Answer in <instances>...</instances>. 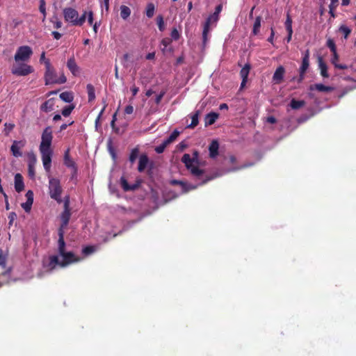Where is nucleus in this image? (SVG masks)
I'll return each instance as SVG.
<instances>
[{"instance_id":"obj_1","label":"nucleus","mask_w":356,"mask_h":356,"mask_svg":"<svg viewBox=\"0 0 356 356\" xmlns=\"http://www.w3.org/2000/svg\"><path fill=\"white\" fill-rule=\"evenodd\" d=\"M60 257L63 258V260L60 261L56 255L49 257L48 267L51 270L55 269L57 265L60 267H65L72 263L80 261V258L76 257L72 252H66Z\"/></svg>"},{"instance_id":"obj_2","label":"nucleus","mask_w":356,"mask_h":356,"mask_svg":"<svg viewBox=\"0 0 356 356\" xmlns=\"http://www.w3.org/2000/svg\"><path fill=\"white\" fill-rule=\"evenodd\" d=\"M45 68L46 70L44 76L45 85L62 84L67 81V78L64 73H62L59 77L57 76V74L54 68L51 66L49 60H45Z\"/></svg>"},{"instance_id":"obj_3","label":"nucleus","mask_w":356,"mask_h":356,"mask_svg":"<svg viewBox=\"0 0 356 356\" xmlns=\"http://www.w3.org/2000/svg\"><path fill=\"white\" fill-rule=\"evenodd\" d=\"M199 152L194 151L193 153V157H191L190 154H184L181 158V162L184 163L186 168L190 170L191 173L200 179L204 174V170L200 169L197 166L193 165V163H198Z\"/></svg>"},{"instance_id":"obj_4","label":"nucleus","mask_w":356,"mask_h":356,"mask_svg":"<svg viewBox=\"0 0 356 356\" xmlns=\"http://www.w3.org/2000/svg\"><path fill=\"white\" fill-rule=\"evenodd\" d=\"M49 178V194L51 199L56 200L58 204L63 202L61 194L63 188L60 185V180L57 178H54L48 175Z\"/></svg>"},{"instance_id":"obj_5","label":"nucleus","mask_w":356,"mask_h":356,"mask_svg":"<svg viewBox=\"0 0 356 356\" xmlns=\"http://www.w3.org/2000/svg\"><path fill=\"white\" fill-rule=\"evenodd\" d=\"M222 10V4L220 3L219 5H218L216 7L215 12L212 15H209L208 17V18L207 19V20L204 24V29H203V32H202V38H203L204 43H205L207 40V35H208V33L209 32L211 24L212 23H216L218 21L219 14L220 13Z\"/></svg>"},{"instance_id":"obj_6","label":"nucleus","mask_w":356,"mask_h":356,"mask_svg":"<svg viewBox=\"0 0 356 356\" xmlns=\"http://www.w3.org/2000/svg\"><path fill=\"white\" fill-rule=\"evenodd\" d=\"M64 210L61 213L60 216V225L58 229V232H64L65 233V229L68 225V223L70 220L71 217V211L70 209V197L69 196H66L64 199Z\"/></svg>"},{"instance_id":"obj_7","label":"nucleus","mask_w":356,"mask_h":356,"mask_svg":"<svg viewBox=\"0 0 356 356\" xmlns=\"http://www.w3.org/2000/svg\"><path fill=\"white\" fill-rule=\"evenodd\" d=\"M52 139L51 128V127H47L42 134L41 143L39 147L40 151H52L51 149Z\"/></svg>"},{"instance_id":"obj_8","label":"nucleus","mask_w":356,"mask_h":356,"mask_svg":"<svg viewBox=\"0 0 356 356\" xmlns=\"http://www.w3.org/2000/svg\"><path fill=\"white\" fill-rule=\"evenodd\" d=\"M32 54L33 51L30 47H19L15 54V60L16 62L28 60Z\"/></svg>"},{"instance_id":"obj_9","label":"nucleus","mask_w":356,"mask_h":356,"mask_svg":"<svg viewBox=\"0 0 356 356\" xmlns=\"http://www.w3.org/2000/svg\"><path fill=\"white\" fill-rule=\"evenodd\" d=\"M11 72L13 74L17 76H26L32 73L33 72V69L31 65L22 63L17 66H13Z\"/></svg>"},{"instance_id":"obj_10","label":"nucleus","mask_w":356,"mask_h":356,"mask_svg":"<svg viewBox=\"0 0 356 356\" xmlns=\"http://www.w3.org/2000/svg\"><path fill=\"white\" fill-rule=\"evenodd\" d=\"M309 50L307 49L303 55L302 64L299 70L300 77L298 82H301L305 78V74L309 66Z\"/></svg>"},{"instance_id":"obj_11","label":"nucleus","mask_w":356,"mask_h":356,"mask_svg":"<svg viewBox=\"0 0 356 356\" xmlns=\"http://www.w3.org/2000/svg\"><path fill=\"white\" fill-rule=\"evenodd\" d=\"M63 16L66 22H70L73 26H76L79 13L75 9L72 8H65L63 10Z\"/></svg>"},{"instance_id":"obj_12","label":"nucleus","mask_w":356,"mask_h":356,"mask_svg":"<svg viewBox=\"0 0 356 356\" xmlns=\"http://www.w3.org/2000/svg\"><path fill=\"white\" fill-rule=\"evenodd\" d=\"M44 168L47 173L50 172L51 166L52 151H40Z\"/></svg>"},{"instance_id":"obj_13","label":"nucleus","mask_w":356,"mask_h":356,"mask_svg":"<svg viewBox=\"0 0 356 356\" xmlns=\"http://www.w3.org/2000/svg\"><path fill=\"white\" fill-rule=\"evenodd\" d=\"M28 173L31 179H34L35 176V166L37 163V158L34 153L28 154Z\"/></svg>"},{"instance_id":"obj_14","label":"nucleus","mask_w":356,"mask_h":356,"mask_svg":"<svg viewBox=\"0 0 356 356\" xmlns=\"http://www.w3.org/2000/svg\"><path fill=\"white\" fill-rule=\"evenodd\" d=\"M26 145L25 140H14L10 147V152L15 157H20L22 156V153L20 151L21 148H23Z\"/></svg>"},{"instance_id":"obj_15","label":"nucleus","mask_w":356,"mask_h":356,"mask_svg":"<svg viewBox=\"0 0 356 356\" xmlns=\"http://www.w3.org/2000/svg\"><path fill=\"white\" fill-rule=\"evenodd\" d=\"M141 181L140 180H138L136 181L134 184H129L127 181V180L124 177H122L120 178V184L122 188V189L125 191H134L137 190L140 186Z\"/></svg>"},{"instance_id":"obj_16","label":"nucleus","mask_w":356,"mask_h":356,"mask_svg":"<svg viewBox=\"0 0 356 356\" xmlns=\"http://www.w3.org/2000/svg\"><path fill=\"white\" fill-rule=\"evenodd\" d=\"M64 164L67 167L72 168L74 170V172L76 173L77 168L75 162L70 156V149H67L64 154Z\"/></svg>"},{"instance_id":"obj_17","label":"nucleus","mask_w":356,"mask_h":356,"mask_svg":"<svg viewBox=\"0 0 356 356\" xmlns=\"http://www.w3.org/2000/svg\"><path fill=\"white\" fill-rule=\"evenodd\" d=\"M15 189L17 193H20L24 189L23 177L20 173L15 175Z\"/></svg>"},{"instance_id":"obj_18","label":"nucleus","mask_w":356,"mask_h":356,"mask_svg":"<svg viewBox=\"0 0 356 356\" xmlns=\"http://www.w3.org/2000/svg\"><path fill=\"white\" fill-rule=\"evenodd\" d=\"M67 67L74 76H77L79 74V67L74 57H71L67 60Z\"/></svg>"},{"instance_id":"obj_19","label":"nucleus","mask_w":356,"mask_h":356,"mask_svg":"<svg viewBox=\"0 0 356 356\" xmlns=\"http://www.w3.org/2000/svg\"><path fill=\"white\" fill-rule=\"evenodd\" d=\"M58 251L60 256H61L65 252H66V251H65L66 244H65V242L64 240L65 233L64 232H61V233L58 232Z\"/></svg>"},{"instance_id":"obj_20","label":"nucleus","mask_w":356,"mask_h":356,"mask_svg":"<svg viewBox=\"0 0 356 356\" xmlns=\"http://www.w3.org/2000/svg\"><path fill=\"white\" fill-rule=\"evenodd\" d=\"M309 90H318L319 92H328L333 90L332 87L330 86H326L323 85V83H315L310 85L309 87Z\"/></svg>"},{"instance_id":"obj_21","label":"nucleus","mask_w":356,"mask_h":356,"mask_svg":"<svg viewBox=\"0 0 356 356\" xmlns=\"http://www.w3.org/2000/svg\"><path fill=\"white\" fill-rule=\"evenodd\" d=\"M284 72H285V70H284V67H282V66L278 67L276 69V70L273 74V81L276 83H280L283 80Z\"/></svg>"},{"instance_id":"obj_22","label":"nucleus","mask_w":356,"mask_h":356,"mask_svg":"<svg viewBox=\"0 0 356 356\" xmlns=\"http://www.w3.org/2000/svg\"><path fill=\"white\" fill-rule=\"evenodd\" d=\"M149 163L148 156L146 154L140 155L138 161V170L140 172H142L146 168L147 164Z\"/></svg>"},{"instance_id":"obj_23","label":"nucleus","mask_w":356,"mask_h":356,"mask_svg":"<svg viewBox=\"0 0 356 356\" xmlns=\"http://www.w3.org/2000/svg\"><path fill=\"white\" fill-rule=\"evenodd\" d=\"M318 66L321 70V75L324 78H328L329 74L327 72V66L326 63L323 61L322 57L319 56L318 58Z\"/></svg>"},{"instance_id":"obj_24","label":"nucleus","mask_w":356,"mask_h":356,"mask_svg":"<svg viewBox=\"0 0 356 356\" xmlns=\"http://www.w3.org/2000/svg\"><path fill=\"white\" fill-rule=\"evenodd\" d=\"M219 117V114L215 112L208 113L205 117V126L213 124Z\"/></svg>"},{"instance_id":"obj_25","label":"nucleus","mask_w":356,"mask_h":356,"mask_svg":"<svg viewBox=\"0 0 356 356\" xmlns=\"http://www.w3.org/2000/svg\"><path fill=\"white\" fill-rule=\"evenodd\" d=\"M219 144L217 140H213L209 147V155L215 158L218 154Z\"/></svg>"},{"instance_id":"obj_26","label":"nucleus","mask_w":356,"mask_h":356,"mask_svg":"<svg viewBox=\"0 0 356 356\" xmlns=\"http://www.w3.org/2000/svg\"><path fill=\"white\" fill-rule=\"evenodd\" d=\"M54 106V99L51 98L45 101L40 106V109L44 112H49L53 110Z\"/></svg>"},{"instance_id":"obj_27","label":"nucleus","mask_w":356,"mask_h":356,"mask_svg":"<svg viewBox=\"0 0 356 356\" xmlns=\"http://www.w3.org/2000/svg\"><path fill=\"white\" fill-rule=\"evenodd\" d=\"M88 96V102H92L95 99V90L94 86L88 83L86 86Z\"/></svg>"},{"instance_id":"obj_28","label":"nucleus","mask_w":356,"mask_h":356,"mask_svg":"<svg viewBox=\"0 0 356 356\" xmlns=\"http://www.w3.org/2000/svg\"><path fill=\"white\" fill-rule=\"evenodd\" d=\"M60 98L65 102L70 103L74 99V95L72 92H63L60 94Z\"/></svg>"},{"instance_id":"obj_29","label":"nucleus","mask_w":356,"mask_h":356,"mask_svg":"<svg viewBox=\"0 0 356 356\" xmlns=\"http://www.w3.org/2000/svg\"><path fill=\"white\" fill-rule=\"evenodd\" d=\"M305 105V102L304 100H296L295 99H292L290 102V106L294 110L299 109Z\"/></svg>"},{"instance_id":"obj_30","label":"nucleus","mask_w":356,"mask_h":356,"mask_svg":"<svg viewBox=\"0 0 356 356\" xmlns=\"http://www.w3.org/2000/svg\"><path fill=\"white\" fill-rule=\"evenodd\" d=\"M261 17L257 16L256 17L254 23L253 24L252 34L254 35H257L259 33V29L261 27Z\"/></svg>"},{"instance_id":"obj_31","label":"nucleus","mask_w":356,"mask_h":356,"mask_svg":"<svg viewBox=\"0 0 356 356\" xmlns=\"http://www.w3.org/2000/svg\"><path fill=\"white\" fill-rule=\"evenodd\" d=\"M131 15V9L124 5L120 6V16L123 19H127Z\"/></svg>"},{"instance_id":"obj_32","label":"nucleus","mask_w":356,"mask_h":356,"mask_svg":"<svg viewBox=\"0 0 356 356\" xmlns=\"http://www.w3.org/2000/svg\"><path fill=\"white\" fill-rule=\"evenodd\" d=\"M251 66L249 63H246L240 71V76L242 79H247L250 73Z\"/></svg>"},{"instance_id":"obj_33","label":"nucleus","mask_w":356,"mask_h":356,"mask_svg":"<svg viewBox=\"0 0 356 356\" xmlns=\"http://www.w3.org/2000/svg\"><path fill=\"white\" fill-rule=\"evenodd\" d=\"M200 115V111H197L191 117V123L188 126V128L193 129L195 127L198 123V118Z\"/></svg>"},{"instance_id":"obj_34","label":"nucleus","mask_w":356,"mask_h":356,"mask_svg":"<svg viewBox=\"0 0 356 356\" xmlns=\"http://www.w3.org/2000/svg\"><path fill=\"white\" fill-rule=\"evenodd\" d=\"M170 184L172 186L180 185L182 187L183 193H186L188 191L186 184L182 181H179V180H177V179H172L170 181Z\"/></svg>"},{"instance_id":"obj_35","label":"nucleus","mask_w":356,"mask_h":356,"mask_svg":"<svg viewBox=\"0 0 356 356\" xmlns=\"http://www.w3.org/2000/svg\"><path fill=\"white\" fill-rule=\"evenodd\" d=\"M155 10V6L154 3H149L146 8V15L148 18H152L154 16Z\"/></svg>"},{"instance_id":"obj_36","label":"nucleus","mask_w":356,"mask_h":356,"mask_svg":"<svg viewBox=\"0 0 356 356\" xmlns=\"http://www.w3.org/2000/svg\"><path fill=\"white\" fill-rule=\"evenodd\" d=\"M179 132L177 130H175L171 133V134L169 136L168 138H166L164 141L168 145L170 144L173 141L176 140V138L179 136Z\"/></svg>"},{"instance_id":"obj_37","label":"nucleus","mask_w":356,"mask_h":356,"mask_svg":"<svg viewBox=\"0 0 356 356\" xmlns=\"http://www.w3.org/2000/svg\"><path fill=\"white\" fill-rule=\"evenodd\" d=\"M339 31L343 34L345 39H347L351 33V29L346 25H341L339 28Z\"/></svg>"},{"instance_id":"obj_38","label":"nucleus","mask_w":356,"mask_h":356,"mask_svg":"<svg viewBox=\"0 0 356 356\" xmlns=\"http://www.w3.org/2000/svg\"><path fill=\"white\" fill-rule=\"evenodd\" d=\"M156 24L160 31H163L165 29L163 17L161 15L156 17Z\"/></svg>"},{"instance_id":"obj_39","label":"nucleus","mask_w":356,"mask_h":356,"mask_svg":"<svg viewBox=\"0 0 356 356\" xmlns=\"http://www.w3.org/2000/svg\"><path fill=\"white\" fill-rule=\"evenodd\" d=\"M50 22L54 24V28L56 29H58L62 26V22L59 20L58 17L56 15H54L50 19Z\"/></svg>"},{"instance_id":"obj_40","label":"nucleus","mask_w":356,"mask_h":356,"mask_svg":"<svg viewBox=\"0 0 356 356\" xmlns=\"http://www.w3.org/2000/svg\"><path fill=\"white\" fill-rule=\"evenodd\" d=\"M39 10H40V12L43 15L42 21H44L46 16H47L46 2L44 0H40Z\"/></svg>"},{"instance_id":"obj_41","label":"nucleus","mask_w":356,"mask_h":356,"mask_svg":"<svg viewBox=\"0 0 356 356\" xmlns=\"http://www.w3.org/2000/svg\"><path fill=\"white\" fill-rule=\"evenodd\" d=\"M74 105H73V104L66 106L62 110L61 113L63 116L67 117L71 114V113L74 110Z\"/></svg>"},{"instance_id":"obj_42","label":"nucleus","mask_w":356,"mask_h":356,"mask_svg":"<svg viewBox=\"0 0 356 356\" xmlns=\"http://www.w3.org/2000/svg\"><path fill=\"white\" fill-rule=\"evenodd\" d=\"M14 128H15V124L6 122L4 124V130H3L4 134L6 136H9L10 133L13 130Z\"/></svg>"},{"instance_id":"obj_43","label":"nucleus","mask_w":356,"mask_h":356,"mask_svg":"<svg viewBox=\"0 0 356 356\" xmlns=\"http://www.w3.org/2000/svg\"><path fill=\"white\" fill-rule=\"evenodd\" d=\"M285 27L287 32H291L293 31L292 29V19L290 17L289 14H287L286 15V19L285 22Z\"/></svg>"},{"instance_id":"obj_44","label":"nucleus","mask_w":356,"mask_h":356,"mask_svg":"<svg viewBox=\"0 0 356 356\" xmlns=\"http://www.w3.org/2000/svg\"><path fill=\"white\" fill-rule=\"evenodd\" d=\"M138 149L137 148H134V149H132V151L131 152V154L129 155V161L131 163H134L136 159H137L138 156Z\"/></svg>"},{"instance_id":"obj_45","label":"nucleus","mask_w":356,"mask_h":356,"mask_svg":"<svg viewBox=\"0 0 356 356\" xmlns=\"http://www.w3.org/2000/svg\"><path fill=\"white\" fill-rule=\"evenodd\" d=\"M87 12L85 11L82 15L80 17H77L76 22V26H82L83 24L85 22L86 16H87Z\"/></svg>"},{"instance_id":"obj_46","label":"nucleus","mask_w":356,"mask_h":356,"mask_svg":"<svg viewBox=\"0 0 356 356\" xmlns=\"http://www.w3.org/2000/svg\"><path fill=\"white\" fill-rule=\"evenodd\" d=\"M26 203L31 204L32 206L33 203V193L32 191L29 190L26 193Z\"/></svg>"},{"instance_id":"obj_47","label":"nucleus","mask_w":356,"mask_h":356,"mask_svg":"<svg viewBox=\"0 0 356 356\" xmlns=\"http://www.w3.org/2000/svg\"><path fill=\"white\" fill-rule=\"evenodd\" d=\"M6 256L4 254L3 250L0 249V266L3 268H6Z\"/></svg>"},{"instance_id":"obj_48","label":"nucleus","mask_w":356,"mask_h":356,"mask_svg":"<svg viewBox=\"0 0 356 356\" xmlns=\"http://www.w3.org/2000/svg\"><path fill=\"white\" fill-rule=\"evenodd\" d=\"M95 251V248L92 245H88L83 248L82 253L85 255H88Z\"/></svg>"},{"instance_id":"obj_49","label":"nucleus","mask_w":356,"mask_h":356,"mask_svg":"<svg viewBox=\"0 0 356 356\" xmlns=\"http://www.w3.org/2000/svg\"><path fill=\"white\" fill-rule=\"evenodd\" d=\"M168 145L167 143H165V141H163L162 143V144H161L160 145L156 147V148H155L156 152L158 153V154L163 153Z\"/></svg>"},{"instance_id":"obj_50","label":"nucleus","mask_w":356,"mask_h":356,"mask_svg":"<svg viewBox=\"0 0 356 356\" xmlns=\"http://www.w3.org/2000/svg\"><path fill=\"white\" fill-rule=\"evenodd\" d=\"M327 47L330 48V49L332 52L337 51V47H336L335 43L332 39L330 38L327 40Z\"/></svg>"},{"instance_id":"obj_51","label":"nucleus","mask_w":356,"mask_h":356,"mask_svg":"<svg viewBox=\"0 0 356 356\" xmlns=\"http://www.w3.org/2000/svg\"><path fill=\"white\" fill-rule=\"evenodd\" d=\"M353 90V88L351 87H347L342 90V91L340 92V94L338 95V98L341 99L343 97L346 95H347L349 92H350Z\"/></svg>"},{"instance_id":"obj_52","label":"nucleus","mask_w":356,"mask_h":356,"mask_svg":"<svg viewBox=\"0 0 356 356\" xmlns=\"http://www.w3.org/2000/svg\"><path fill=\"white\" fill-rule=\"evenodd\" d=\"M171 38L175 40H177L179 38V33L176 28H174L171 31Z\"/></svg>"},{"instance_id":"obj_53","label":"nucleus","mask_w":356,"mask_h":356,"mask_svg":"<svg viewBox=\"0 0 356 356\" xmlns=\"http://www.w3.org/2000/svg\"><path fill=\"white\" fill-rule=\"evenodd\" d=\"M165 91L163 90L156 97L155 103L156 104H159L161 103V102L163 96L165 95Z\"/></svg>"},{"instance_id":"obj_54","label":"nucleus","mask_w":356,"mask_h":356,"mask_svg":"<svg viewBox=\"0 0 356 356\" xmlns=\"http://www.w3.org/2000/svg\"><path fill=\"white\" fill-rule=\"evenodd\" d=\"M332 58L331 59V63L334 65V66H335V64H337L338 63V60H339V55L336 51H333L332 52Z\"/></svg>"},{"instance_id":"obj_55","label":"nucleus","mask_w":356,"mask_h":356,"mask_svg":"<svg viewBox=\"0 0 356 356\" xmlns=\"http://www.w3.org/2000/svg\"><path fill=\"white\" fill-rule=\"evenodd\" d=\"M172 42V39L169 38H163L161 40V44L163 45L164 47H167Z\"/></svg>"},{"instance_id":"obj_56","label":"nucleus","mask_w":356,"mask_h":356,"mask_svg":"<svg viewBox=\"0 0 356 356\" xmlns=\"http://www.w3.org/2000/svg\"><path fill=\"white\" fill-rule=\"evenodd\" d=\"M274 35H275V31H274V28L272 26L270 28V35L269 36V38L267 40L268 42H269L271 44H273Z\"/></svg>"},{"instance_id":"obj_57","label":"nucleus","mask_w":356,"mask_h":356,"mask_svg":"<svg viewBox=\"0 0 356 356\" xmlns=\"http://www.w3.org/2000/svg\"><path fill=\"white\" fill-rule=\"evenodd\" d=\"M31 205L26 203V202H24V203H22V207L24 209V211L27 213L30 212L31 209Z\"/></svg>"},{"instance_id":"obj_58","label":"nucleus","mask_w":356,"mask_h":356,"mask_svg":"<svg viewBox=\"0 0 356 356\" xmlns=\"http://www.w3.org/2000/svg\"><path fill=\"white\" fill-rule=\"evenodd\" d=\"M88 22L90 25H92L93 24V13L92 11H89L88 13Z\"/></svg>"},{"instance_id":"obj_59","label":"nucleus","mask_w":356,"mask_h":356,"mask_svg":"<svg viewBox=\"0 0 356 356\" xmlns=\"http://www.w3.org/2000/svg\"><path fill=\"white\" fill-rule=\"evenodd\" d=\"M134 112V107L131 105H128L125 107L124 113L126 114H131Z\"/></svg>"},{"instance_id":"obj_60","label":"nucleus","mask_w":356,"mask_h":356,"mask_svg":"<svg viewBox=\"0 0 356 356\" xmlns=\"http://www.w3.org/2000/svg\"><path fill=\"white\" fill-rule=\"evenodd\" d=\"M16 218H17V215L15 212L10 213V214L8 216L9 224L11 225Z\"/></svg>"},{"instance_id":"obj_61","label":"nucleus","mask_w":356,"mask_h":356,"mask_svg":"<svg viewBox=\"0 0 356 356\" xmlns=\"http://www.w3.org/2000/svg\"><path fill=\"white\" fill-rule=\"evenodd\" d=\"M266 122L270 124H275L277 122L276 118L274 116H268L266 118Z\"/></svg>"},{"instance_id":"obj_62","label":"nucleus","mask_w":356,"mask_h":356,"mask_svg":"<svg viewBox=\"0 0 356 356\" xmlns=\"http://www.w3.org/2000/svg\"><path fill=\"white\" fill-rule=\"evenodd\" d=\"M51 35H53L54 38L56 40H59L62 37V35L57 31H52Z\"/></svg>"},{"instance_id":"obj_63","label":"nucleus","mask_w":356,"mask_h":356,"mask_svg":"<svg viewBox=\"0 0 356 356\" xmlns=\"http://www.w3.org/2000/svg\"><path fill=\"white\" fill-rule=\"evenodd\" d=\"M131 91L132 92V95L134 97L138 92L139 88H138V87L134 86L133 87L131 88Z\"/></svg>"},{"instance_id":"obj_64","label":"nucleus","mask_w":356,"mask_h":356,"mask_svg":"<svg viewBox=\"0 0 356 356\" xmlns=\"http://www.w3.org/2000/svg\"><path fill=\"white\" fill-rule=\"evenodd\" d=\"M336 68H338V69H340V70H346L348 69V66L346 65H344V64H335V66H334Z\"/></svg>"}]
</instances>
